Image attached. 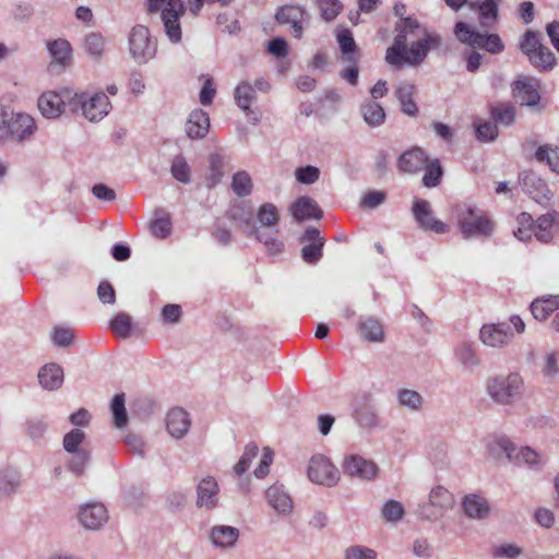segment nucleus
<instances>
[{
    "instance_id": "1",
    "label": "nucleus",
    "mask_w": 559,
    "mask_h": 559,
    "mask_svg": "<svg viewBox=\"0 0 559 559\" xmlns=\"http://www.w3.org/2000/svg\"><path fill=\"white\" fill-rule=\"evenodd\" d=\"M397 35L388 48L385 60L391 66L400 68L403 63L417 66L424 61L430 49L438 48L441 43L439 35L427 33L417 20L401 19L396 24Z\"/></svg>"
},
{
    "instance_id": "2",
    "label": "nucleus",
    "mask_w": 559,
    "mask_h": 559,
    "mask_svg": "<svg viewBox=\"0 0 559 559\" xmlns=\"http://www.w3.org/2000/svg\"><path fill=\"white\" fill-rule=\"evenodd\" d=\"M281 210L272 202L261 203L247 221V235L262 243L269 253H280L284 242L280 237Z\"/></svg>"
},
{
    "instance_id": "3",
    "label": "nucleus",
    "mask_w": 559,
    "mask_h": 559,
    "mask_svg": "<svg viewBox=\"0 0 559 559\" xmlns=\"http://www.w3.org/2000/svg\"><path fill=\"white\" fill-rule=\"evenodd\" d=\"M526 389L525 379L520 371L493 374L485 383L490 401L502 407L520 403L526 396Z\"/></svg>"
},
{
    "instance_id": "4",
    "label": "nucleus",
    "mask_w": 559,
    "mask_h": 559,
    "mask_svg": "<svg viewBox=\"0 0 559 559\" xmlns=\"http://www.w3.org/2000/svg\"><path fill=\"white\" fill-rule=\"evenodd\" d=\"M456 227L464 239H489L496 223L481 209L474 205H460L455 209Z\"/></svg>"
},
{
    "instance_id": "5",
    "label": "nucleus",
    "mask_w": 559,
    "mask_h": 559,
    "mask_svg": "<svg viewBox=\"0 0 559 559\" xmlns=\"http://www.w3.org/2000/svg\"><path fill=\"white\" fill-rule=\"evenodd\" d=\"M185 10L183 0H147V11L159 14L165 34L174 44L181 40L180 16Z\"/></svg>"
},
{
    "instance_id": "6",
    "label": "nucleus",
    "mask_w": 559,
    "mask_h": 559,
    "mask_svg": "<svg viewBox=\"0 0 559 559\" xmlns=\"http://www.w3.org/2000/svg\"><path fill=\"white\" fill-rule=\"evenodd\" d=\"M128 51L138 64H146L156 57L157 39L152 36L148 27L138 24L128 35Z\"/></svg>"
},
{
    "instance_id": "7",
    "label": "nucleus",
    "mask_w": 559,
    "mask_h": 559,
    "mask_svg": "<svg viewBox=\"0 0 559 559\" xmlns=\"http://www.w3.org/2000/svg\"><path fill=\"white\" fill-rule=\"evenodd\" d=\"M80 110L87 120L98 122L110 112L111 103L104 92H74L72 112Z\"/></svg>"
},
{
    "instance_id": "8",
    "label": "nucleus",
    "mask_w": 559,
    "mask_h": 559,
    "mask_svg": "<svg viewBox=\"0 0 559 559\" xmlns=\"http://www.w3.org/2000/svg\"><path fill=\"white\" fill-rule=\"evenodd\" d=\"M520 49L527 56L530 62L542 71H548L555 66V55L542 44L536 32H525L520 43Z\"/></svg>"
},
{
    "instance_id": "9",
    "label": "nucleus",
    "mask_w": 559,
    "mask_h": 559,
    "mask_svg": "<svg viewBox=\"0 0 559 559\" xmlns=\"http://www.w3.org/2000/svg\"><path fill=\"white\" fill-rule=\"evenodd\" d=\"M456 38L473 48L484 49L490 53H499L504 45L497 34H481L464 22H457L454 27Z\"/></svg>"
},
{
    "instance_id": "10",
    "label": "nucleus",
    "mask_w": 559,
    "mask_h": 559,
    "mask_svg": "<svg viewBox=\"0 0 559 559\" xmlns=\"http://www.w3.org/2000/svg\"><path fill=\"white\" fill-rule=\"evenodd\" d=\"M73 94L74 91L70 88L44 92L37 102L40 114L47 119H56L64 112L67 107L72 111Z\"/></svg>"
},
{
    "instance_id": "11",
    "label": "nucleus",
    "mask_w": 559,
    "mask_h": 559,
    "mask_svg": "<svg viewBox=\"0 0 559 559\" xmlns=\"http://www.w3.org/2000/svg\"><path fill=\"white\" fill-rule=\"evenodd\" d=\"M453 506L452 493L442 486L430 490L428 501L419 507V516L424 520L437 521Z\"/></svg>"
},
{
    "instance_id": "12",
    "label": "nucleus",
    "mask_w": 559,
    "mask_h": 559,
    "mask_svg": "<svg viewBox=\"0 0 559 559\" xmlns=\"http://www.w3.org/2000/svg\"><path fill=\"white\" fill-rule=\"evenodd\" d=\"M37 131L35 118L26 112H13L12 119L8 126L1 141H12L15 143L29 142Z\"/></svg>"
},
{
    "instance_id": "13",
    "label": "nucleus",
    "mask_w": 559,
    "mask_h": 559,
    "mask_svg": "<svg viewBox=\"0 0 559 559\" xmlns=\"http://www.w3.org/2000/svg\"><path fill=\"white\" fill-rule=\"evenodd\" d=\"M275 19L280 25L288 26L295 38L300 39L309 24L310 15L300 5L286 4L277 9Z\"/></svg>"
},
{
    "instance_id": "14",
    "label": "nucleus",
    "mask_w": 559,
    "mask_h": 559,
    "mask_svg": "<svg viewBox=\"0 0 559 559\" xmlns=\"http://www.w3.org/2000/svg\"><path fill=\"white\" fill-rule=\"evenodd\" d=\"M308 477L314 484L330 487L338 481L340 473L328 457L318 454L309 461Z\"/></svg>"
},
{
    "instance_id": "15",
    "label": "nucleus",
    "mask_w": 559,
    "mask_h": 559,
    "mask_svg": "<svg viewBox=\"0 0 559 559\" xmlns=\"http://www.w3.org/2000/svg\"><path fill=\"white\" fill-rule=\"evenodd\" d=\"M478 337L483 345L501 349L511 343L514 333L507 322L487 323L480 328Z\"/></svg>"
},
{
    "instance_id": "16",
    "label": "nucleus",
    "mask_w": 559,
    "mask_h": 559,
    "mask_svg": "<svg viewBox=\"0 0 559 559\" xmlns=\"http://www.w3.org/2000/svg\"><path fill=\"white\" fill-rule=\"evenodd\" d=\"M109 519L108 510L100 502H87L79 508L78 521L90 531L100 530Z\"/></svg>"
},
{
    "instance_id": "17",
    "label": "nucleus",
    "mask_w": 559,
    "mask_h": 559,
    "mask_svg": "<svg viewBox=\"0 0 559 559\" xmlns=\"http://www.w3.org/2000/svg\"><path fill=\"white\" fill-rule=\"evenodd\" d=\"M342 467L345 475L362 480H371L379 473V467L373 461L358 454L346 456Z\"/></svg>"
},
{
    "instance_id": "18",
    "label": "nucleus",
    "mask_w": 559,
    "mask_h": 559,
    "mask_svg": "<svg viewBox=\"0 0 559 559\" xmlns=\"http://www.w3.org/2000/svg\"><path fill=\"white\" fill-rule=\"evenodd\" d=\"M413 214L420 228L426 231L436 234L449 231V226L445 223L433 217L431 206L426 200H416L414 202Z\"/></svg>"
},
{
    "instance_id": "19",
    "label": "nucleus",
    "mask_w": 559,
    "mask_h": 559,
    "mask_svg": "<svg viewBox=\"0 0 559 559\" xmlns=\"http://www.w3.org/2000/svg\"><path fill=\"white\" fill-rule=\"evenodd\" d=\"M219 503V486L213 476L202 477L197 485L195 504L200 509L213 510Z\"/></svg>"
},
{
    "instance_id": "20",
    "label": "nucleus",
    "mask_w": 559,
    "mask_h": 559,
    "mask_svg": "<svg viewBox=\"0 0 559 559\" xmlns=\"http://www.w3.org/2000/svg\"><path fill=\"white\" fill-rule=\"evenodd\" d=\"M353 417L359 427L367 430L379 428L382 423L377 406L367 399L355 404Z\"/></svg>"
},
{
    "instance_id": "21",
    "label": "nucleus",
    "mask_w": 559,
    "mask_h": 559,
    "mask_svg": "<svg viewBox=\"0 0 559 559\" xmlns=\"http://www.w3.org/2000/svg\"><path fill=\"white\" fill-rule=\"evenodd\" d=\"M454 358L464 372L473 373L480 366V357L476 345L471 341H462L454 347Z\"/></svg>"
},
{
    "instance_id": "22",
    "label": "nucleus",
    "mask_w": 559,
    "mask_h": 559,
    "mask_svg": "<svg viewBox=\"0 0 559 559\" xmlns=\"http://www.w3.org/2000/svg\"><path fill=\"white\" fill-rule=\"evenodd\" d=\"M559 234V213L547 212L534 223V235L540 242L549 243Z\"/></svg>"
},
{
    "instance_id": "23",
    "label": "nucleus",
    "mask_w": 559,
    "mask_h": 559,
    "mask_svg": "<svg viewBox=\"0 0 559 559\" xmlns=\"http://www.w3.org/2000/svg\"><path fill=\"white\" fill-rule=\"evenodd\" d=\"M166 429L174 439L183 438L191 427V418L187 411L174 407L166 415Z\"/></svg>"
},
{
    "instance_id": "24",
    "label": "nucleus",
    "mask_w": 559,
    "mask_h": 559,
    "mask_svg": "<svg viewBox=\"0 0 559 559\" xmlns=\"http://www.w3.org/2000/svg\"><path fill=\"white\" fill-rule=\"evenodd\" d=\"M522 186L535 202L546 205L551 200L552 193L546 182L536 174L531 173L522 178Z\"/></svg>"
},
{
    "instance_id": "25",
    "label": "nucleus",
    "mask_w": 559,
    "mask_h": 559,
    "mask_svg": "<svg viewBox=\"0 0 559 559\" xmlns=\"http://www.w3.org/2000/svg\"><path fill=\"white\" fill-rule=\"evenodd\" d=\"M512 90L514 97L522 106H535L540 99L538 84L530 78L515 81Z\"/></svg>"
},
{
    "instance_id": "26",
    "label": "nucleus",
    "mask_w": 559,
    "mask_h": 559,
    "mask_svg": "<svg viewBox=\"0 0 559 559\" xmlns=\"http://www.w3.org/2000/svg\"><path fill=\"white\" fill-rule=\"evenodd\" d=\"M289 211L293 217L298 221L307 219H320L322 217V211L318 203L309 197H300L294 203H292Z\"/></svg>"
},
{
    "instance_id": "27",
    "label": "nucleus",
    "mask_w": 559,
    "mask_h": 559,
    "mask_svg": "<svg viewBox=\"0 0 559 559\" xmlns=\"http://www.w3.org/2000/svg\"><path fill=\"white\" fill-rule=\"evenodd\" d=\"M210 130V117L202 109H194L190 112L186 122V133L189 139H203Z\"/></svg>"
},
{
    "instance_id": "28",
    "label": "nucleus",
    "mask_w": 559,
    "mask_h": 559,
    "mask_svg": "<svg viewBox=\"0 0 559 559\" xmlns=\"http://www.w3.org/2000/svg\"><path fill=\"white\" fill-rule=\"evenodd\" d=\"M427 154L419 147L404 152L399 158V168L408 174H416L424 169L428 163Z\"/></svg>"
},
{
    "instance_id": "29",
    "label": "nucleus",
    "mask_w": 559,
    "mask_h": 559,
    "mask_svg": "<svg viewBox=\"0 0 559 559\" xmlns=\"http://www.w3.org/2000/svg\"><path fill=\"white\" fill-rule=\"evenodd\" d=\"M515 451V443L507 436H495L487 442V452L496 461L506 457L511 462Z\"/></svg>"
},
{
    "instance_id": "30",
    "label": "nucleus",
    "mask_w": 559,
    "mask_h": 559,
    "mask_svg": "<svg viewBox=\"0 0 559 559\" xmlns=\"http://www.w3.org/2000/svg\"><path fill=\"white\" fill-rule=\"evenodd\" d=\"M37 377L40 386L47 391L58 390L63 383V370L55 362L43 366Z\"/></svg>"
},
{
    "instance_id": "31",
    "label": "nucleus",
    "mask_w": 559,
    "mask_h": 559,
    "mask_svg": "<svg viewBox=\"0 0 559 559\" xmlns=\"http://www.w3.org/2000/svg\"><path fill=\"white\" fill-rule=\"evenodd\" d=\"M266 500L269 504L278 513L288 514L293 510V500L282 485H273L267 488Z\"/></svg>"
},
{
    "instance_id": "32",
    "label": "nucleus",
    "mask_w": 559,
    "mask_h": 559,
    "mask_svg": "<svg viewBox=\"0 0 559 559\" xmlns=\"http://www.w3.org/2000/svg\"><path fill=\"white\" fill-rule=\"evenodd\" d=\"M462 507L468 518L483 520L488 516L490 507L486 498L472 493L464 497Z\"/></svg>"
},
{
    "instance_id": "33",
    "label": "nucleus",
    "mask_w": 559,
    "mask_h": 559,
    "mask_svg": "<svg viewBox=\"0 0 559 559\" xmlns=\"http://www.w3.org/2000/svg\"><path fill=\"white\" fill-rule=\"evenodd\" d=\"M239 538V530L229 525H215L211 528L210 539L215 547H233Z\"/></svg>"
},
{
    "instance_id": "34",
    "label": "nucleus",
    "mask_w": 559,
    "mask_h": 559,
    "mask_svg": "<svg viewBox=\"0 0 559 559\" xmlns=\"http://www.w3.org/2000/svg\"><path fill=\"white\" fill-rule=\"evenodd\" d=\"M234 100L246 115H249L252 104L257 100L255 87L249 81H240L234 88Z\"/></svg>"
},
{
    "instance_id": "35",
    "label": "nucleus",
    "mask_w": 559,
    "mask_h": 559,
    "mask_svg": "<svg viewBox=\"0 0 559 559\" xmlns=\"http://www.w3.org/2000/svg\"><path fill=\"white\" fill-rule=\"evenodd\" d=\"M557 309H559V295L543 296L531 304V312L538 321H545Z\"/></svg>"
},
{
    "instance_id": "36",
    "label": "nucleus",
    "mask_w": 559,
    "mask_h": 559,
    "mask_svg": "<svg viewBox=\"0 0 559 559\" xmlns=\"http://www.w3.org/2000/svg\"><path fill=\"white\" fill-rule=\"evenodd\" d=\"M51 62L62 68L67 67L72 57V47L67 39L58 38L47 44Z\"/></svg>"
},
{
    "instance_id": "37",
    "label": "nucleus",
    "mask_w": 559,
    "mask_h": 559,
    "mask_svg": "<svg viewBox=\"0 0 559 559\" xmlns=\"http://www.w3.org/2000/svg\"><path fill=\"white\" fill-rule=\"evenodd\" d=\"M415 85L402 82L396 86L395 96L400 102L401 109L404 114L415 117L418 114L417 105L413 98Z\"/></svg>"
},
{
    "instance_id": "38",
    "label": "nucleus",
    "mask_w": 559,
    "mask_h": 559,
    "mask_svg": "<svg viewBox=\"0 0 559 559\" xmlns=\"http://www.w3.org/2000/svg\"><path fill=\"white\" fill-rule=\"evenodd\" d=\"M173 224L170 214L163 209L154 212V218L150 224V231L157 239H166L171 235Z\"/></svg>"
},
{
    "instance_id": "39",
    "label": "nucleus",
    "mask_w": 559,
    "mask_h": 559,
    "mask_svg": "<svg viewBox=\"0 0 559 559\" xmlns=\"http://www.w3.org/2000/svg\"><path fill=\"white\" fill-rule=\"evenodd\" d=\"M359 332L361 337L369 342L381 343L384 341L385 334L381 322L372 317L359 320Z\"/></svg>"
},
{
    "instance_id": "40",
    "label": "nucleus",
    "mask_w": 559,
    "mask_h": 559,
    "mask_svg": "<svg viewBox=\"0 0 559 559\" xmlns=\"http://www.w3.org/2000/svg\"><path fill=\"white\" fill-rule=\"evenodd\" d=\"M396 402L400 407L412 413L420 412L424 406L423 395L416 390L405 388L396 391Z\"/></svg>"
},
{
    "instance_id": "41",
    "label": "nucleus",
    "mask_w": 559,
    "mask_h": 559,
    "mask_svg": "<svg viewBox=\"0 0 559 559\" xmlns=\"http://www.w3.org/2000/svg\"><path fill=\"white\" fill-rule=\"evenodd\" d=\"M469 8L477 10L481 24L489 26L498 16V0H476L468 3Z\"/></svg>"
},
{
    "instance_id": "42",
    "label": "nucleus",
    "mask_w": 559,
    "mask_h": 559,
    "mask_svg": "<svg viewBox=\"0 0 559 559\" xmlns=\"http://www.w3.org/2000/svg\"><path fill=\"white\" fill-rule=\"evenodd\" d=\"M360 112L365 122L369 127H379L385 120V112L383 107L376 100H367L360 107Z\"/></svg>"
},
{
    "instance_id": "43",
    "label": "nucleus",
    "mask_w": 559,
    "mask_h": 559,
    "mask_svg": "<svg viewBox=\"0 0 559 559\" xmlns=\"http://www.w3.org/2000/svg\"><path fill=\"white\" fill-rule=\"evenodd\" d=\"M106 38L96 32H91L85 36L84 49L94 60H100L106 51Z\"/></svg>"
},
{
    "instance_id": "44",
    "label": "nucleus",
    "mask_w": 559,
    "mask_h": 559,
    "mask_svg": "<svg viewBox=\"0 0 559 559\" xmlns=\"http://www.w3.org/2000/svg\"><path fill=\"white\" fill-rule=\"evenodd\" d=\"M230 188L239 198L250 195L253 190V181L250 174L246 170L235 173L231 178Z\"/></svg>"
},
{
    "instance_id": "45",
    "label": "nucleus",
    "mask_w": 559,
    "mask_h": 559,
    "mask_svg": "<svg viewBox=\"0 0 559 559\" xmlns=\"http://www.w3.org/2000/svg\"><path fill=\"white\" fill-rule=\"evenodd\" d=\"M209 174L206 176V186L214 188L224 177V158L218 153H213L209 157Z\"/></svg>"
},
{
    "instance_id": "46",
    "label": "nucleus",
    "mask_w": 559,
    "mask_h": 559,
    "mask_svg": "<svg viewBox=\"0 0 559 559\" xmlns=\"http://www.w3.org/2000/svg\"><path fill=\"white\" fill-rule=\"evenodd\" d=\"M48 421L46 417L36 416L28 418L24 424V430L26 436L33 441L41 440L47 430H48Z\"/></svg>"
},
{
    "instance_id": "47",
    "label": "nucleus",
    "mask_w": 559,
    "mask_h": 559,
    "mask_svg": "<svg viewBox=\"0 0 559 559\" xmlns=\"http://www.w3.org/2000/svg\"><path fill=\"white\" fill-rule=\"evenodd\" d=\"M110 412L115 427L121 429L128 424L126 399L123 393L116 394L110 403Z\"/></svg>"
},
{
    "instance_id": "48",
    "label": "nucleus",
    "mask_w": 559,
    "mask_h": 559,
    "mask_svg": "<svg viewBox=\"0 0 559 559\" xmlns=\"http://www.w3.org/2000/svg\"><path fill=\"white\" fill-rule=\"evenodd\" d=\"M516 465H526L528 467H537L542 464V456L538 452L530 447H516L511 461Z\"/></svg>"
},
{
    "instance_id": "49",
    "label": "nucleus",
    "mask_w": 559,
    "mask_h": 559,
    "mask_svg": "<svg viewBox=\"0 0 559 559\" xmlns=\"http://www.w3.org/2000/svg\"><path fill=\"white\" fill-rule=\"evenodd\" d=\"M20 486V475L12 469L0 471V499L15 492Z\"/></svg>"
},
{
    "instance_id": "50",
    "label": "nucleus",
    "mask_w": 559,
    "mask_h": 559,
    "mask_svg": "<svg viewBox=\"0 0 559 559\" xmlns=\"http://www.w3.org/2000/svg\"><path fill=\"white\" fill-rule=\"evenodd\" d=\"M171 176L181 183H189L191 181V167L189 166L183 155H176L170 165Z\"/></svg>"
},
{
    "instance_id": "51",
    "label": "nucleus",
    "mask_w": 559,
    "mask_h": 559,
    "mask_svg": "<svg viewBox=\"0 0 559 559\" xmlns=\"http://www.w3.org/2000/svg\"><path fill=\"white\" fill-rule=\"evenodd\" d=\"M518 227L514 229V237L520 241H527L534 234V221L531 214L521 213L516 217Z\"/></svg>"
},
{
    "instance_id": "52",
    "label": "nucleus",
    "mask_w": 559,
    "mask_h": 559,
    "mask_svg": "<svg viewBox=\"0 0 559 559\" xmlns=\"http://www.w3.org/2000/svg\"><path fill=\"white\" fill-rule=\"evenodd\" d=\"M405 514V509L402 502L390 499L384 502L381 508V518L388 523L400 522Z\"/></svg>"
},
{
    "instance_id": "53",
    "label": "nucleus",
    "mask_w": 559,
    "mask_h": 559,
    "mask_svg": "<svg viewBox=\"0 0 559 559\" xmlns=\"http://www.w3.org/2000/svg\"><path fill=\"white\" fill-rule=\"evenodd\" d=\"M71 456L68 461V469L76 476L84 474L85 468L90 461V453L87 450L69 453Z\"/></svg>"
},
{
    "instance_id": "54",
    "label": "nucleus",
    "mask_w": 559,
    "mask_h": 559,
    "mask_svg": "<svg viewBox=\"0 0 559 559\" xmlns=\"http://www.w3.org/2000/svg\"><path fill=\"white\" fill-rule=\"evenodd\" d=\"M425 175L423 177V183L427 188H432L439 185L441 176H442V168L438 159L431 160L426 164L424 167Z\"/></svg>"
},
{
    "instance_id": "55",
    "label": "nucleus",
    "mask_w": 559,
    "mask_h": 559,
    "mask_svg": "<svg viewBox=\"0 0 559 559\" xmlns=\"http://www.w3.org/2000/svg\"><path fill=\"white\" fill-rule=\"evenodd\" d=\"M85 440V432L81 429H72L63 437V449L68 453L85 450L82 444Z\"/></svg>"
},
{
    "instance_id": "56",
    "label": "nucleus",
    "mask_w": 559,
    "mask_h": 559,
    "mask_svg": "<svg viewBox=\"0 0 559 559\" xmlns=\"http://www.w3.org/2000/svg\"><path fill=\"white\" fill-rule=\"evenodd\" d=\"M491 115L496 122L511 126L515 118V108L511 105L500 104L491 108Z\"/></svg>"
},
{
    "instance_id": "57",
    "label": "nucleus",
    "mask_w": 559,
    "mask_h": 559,
    "mask_svg": "<svg viewBox=\"0 0 559 559\" xmlns=\"http://www.w3.org/2000/svg\"><path fill=\"white\" fill-rule=\"evenodd\" d=\"M258 452H259V448L257 444H254V443L247 444L241 457L239 459L238 463L234 466L235 474L240 476L245 472H247L252 460L257 457Z\"/></svg>"
},
{
    "instance_id": "58",
    "label": "nucleus",
    "mask_w": 559,
    "mask_h": 559,
    "mask_svg": "<svg viewBox=\"0 0 559 559\" xmlns=\"http://www.w3.org/2000/svg\"><path fill=\"white\" fill-rule=\"evenodd\" d=\"M337 43L343 55L347 56L349 61L353 60V53L356 49L355 40L352 33L347 28H342L336 34Z\"/></svg>"
},
{
    "instance_id": "59",
    "label": "nucleus",
    "mask_w": 559,
    "mask_h": 559,
    "mask_svg": "<svg viewBox=\"0 0 559 559\" xmlns=\"http://www.w3.org/2000/svg\"><path fill=\"white\" fill-rule=\"evenodd\" d=\"M132 320L126 313L117 314L110 322L111 330L120 337H128L131 332Z\"/></svg>"
},
{
    "instance_id": "60",
    "label": "nucleus",
    "mask_w": 559,
    "mask_h": 559,
    "mask_svg": "<svg viewBox=\"0 0 559 559\" xmlns=\"http://www.w3.org/2000/svg\"><path fill=\"white\" fill-rule=\"evenodd\" d=\"M318 7L322 19L325 21L334 20L343 8L338 0H318Z\"/></svg>"
},
{
    "instance_id": "61",
    "label": "nucleus",
    "mask_w": 559,
    "mask_h": 559,
    "mask_svg": "<svg viewBox=\"0 0 559 559\" xmlns=\"http://www.w3.org/2000/svg\"><path fill=\"white\" fill-rule=\"evenodd\" d=\"M324 246V241L311 242L304 246L301 250V255L305 262L309 264H316L322 258V248Z\"/></svg>"
},
{
    "instance_id": "62",
    "label": "nucleus",
    "mask_w": 559,
    "mask_h": 559,
    "mask_svg": "<svg viewBox=\"0 0 559 559\" xmlns=\"http://www.w3.org/2000/svg\"><path fill=\"white\" fill-rule=\"evenodd\" d=\"M295 177L302 185H312L319 179L320 169L311 165L299 167L295 170Z\"/></svg>"
},
{
    "instance_id": "63",
    "label": "nucleus",
    "mask_w": 559,
    "mask_h": 559,
    "mask_svg": "<svg viewBox=\"0 0 559 559\" xmlns=\"http://www.w3.org/2000/svg\"><path fill=\"white\" fill-rule=\"evenodd\" d=\"M542 373L550 379H554L559 373V353L550 352L545 355Z\"/></svg>"
},
{
    "instance_id": "64",
    "label": "nucleus",
    "mask_w": 559,
    "mask_h": 559,
    "mask_svg": "<svg viewBox=\"0 0 559 559\" xmlns=\"http://www.w3.org/2000/svg\"><path fill=\"white\" fill-rule=\"evenodd\" d=\"M377 551L361 545L350 546L345 550V559H377Z\"/></svg>"
}]
</instances>
